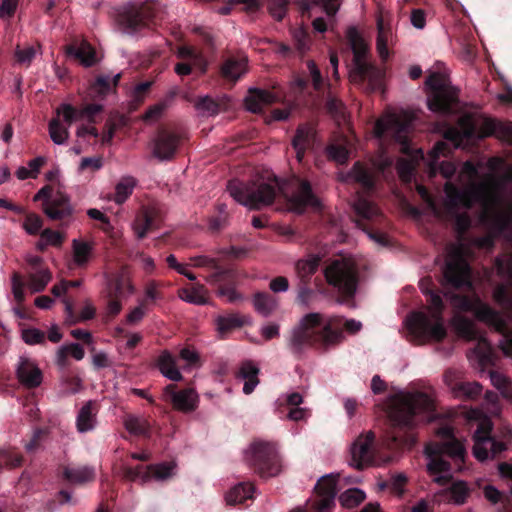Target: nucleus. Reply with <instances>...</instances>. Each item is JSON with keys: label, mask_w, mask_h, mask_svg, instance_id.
Instances as JSON below:
<instances>
[{"label": "nucleus", "mask_w": 512, "mask_h": 512, "mask_svg": "<svg viewBox=\"0 0 512 512\" xmlns=\"http://www.w3.org/2000/svg\"><path fill=\"white\" fill-rule=\"evenodd\" d=\"M227 189L234 200L251 209H259L262 205L272 204L278 193L285 198L294 212L303 213L308 207L320 208V201L310 182L297 175H292L284 180L271 175L267 182L247 184L233 179L229 181Z\"/></svg>", "instance_id": "f257e3e1"}, {"label": "nucleus", "mask_w": 512, "mask_h": 512, "mask_svg": "<svg viewBox=\"0 0 512 512\" xmlns=\"http://www.w3.org/2000/svg\"><path fill=\"white\" fill-rule=\"evenodd\" d=\"M362 327V323L354 318L339 315L325 318L322 313H307L294 327L288 347L295 357L300 358L306 348L327 349L339 345L345 340V332L356 335Z\"/></svg>", "instance_id": "f03ea898"}, {"label": "nucleus", "mask_w": 512, "mask_h": 512, "mask_svg": "<svg viewBox=\"0 0 512 512\" xmlns=\"http://www.w3.org/2000/svg\"><path fill=\"white\" fill-rule=\"evenodd\" d=\"M493 299L504 310V313L496 311L487 303L482 302L477 294L454 293L451 295V303L456 309L463 312H471L480 321L487 324L495 332L502 335L500 347L505 355H512V291L506 284H498L493 290Z\"/></svg>", "instance_id": "7ed1b4c3"}, {"label": "nucleus", "mask_w": 512, "mask_h": 512, "mask_svg": "<svg viewBox=\"0 0 512 512\" xmlns=\"http://www.w3.org/2000/svg\"><path fill=\"white\" fill-rule=\"evenodd\" d=\"M438 441H430L425 446L430 474L455 473L464 470L467 451L463 441L454 434L451 426H442L437 430Z\"/></svg>", "instance_id": "20e7f679"}, {"label": "nucleus", "mask_w": 512, "mask_h": 512, "mask_svg": "<svg viewBox=\"0 0 512 512\" xmlns=\"http://www.w3.org/2000/svg\"><path fill=\"white\" fill-rule=\"evenodd\" d=\"M430 279L420 281V289L426 294L427 301L432 306L431 316L424 312H412L407 320L408 331L419 341L435 340L441 341L447 336V331L443 323L442 311L444 304L439 293L429 287H425V282Z\"/></svg>", "instance_id": "39448f33"}, {"label": "nucleus", "mask_w": 512, "mask_h": 512, "mask_svg": "<svg viewBox=\"0 0 512 512\" xmlns=\"http://www.w3.org/2000/svg\"><path fill=\"white\" fill-rule=\"evenodd\" d=\"M347 40L353 52L354 67L350 71V81L358 85H366L370 91L379 89L382 85L383 72L377 65L367 62L369 47L357 28L347 30Z\"/></svg>", "instance_id": "423d86ee"}, {"label": "nucleus", "mask_w": 512, "mask_h": 512, "mask_svg": "<svg viewBox=\"0 0 512 512\" xmlns=\"http://www.w3.org/2000/svg\"><path fill=\"white\" fill-rule=\"evenodd\" d=\"M434 404L423 392L400 394L390 408L389 418L394 426L411 429L417 424L421 413L433 411Z\"/></svg>", "instance_id": "0eeeda50"}, {"label": "nucleus", "mask_w": 512, "mask_h": 512, "mask_svg": "<svg viewBox=\"0 0 512 512\" xmlns=\"http://www.w3.org/2000/svg\"><path fill=\"white\" fill-rule=\"evenodd\" d=\"M324 277L337 289L343 299L354 298L357 292L358 270L353 259L347 257L334 259L324 269Z\"/></svg>", "instance_id": "6e6552de"}, {"label": "nucleus", "mask_w": 512, "mask_h": 512, "mask_svg": "<svg viewBox=\"0 0 512 512\" xmlns=\"http://www.w3.org/2000/svg\"><path fill=\"white\" fill-rule=\"evenodd\" d=\"M356 213V225L367 233L369 238L382 246L387 245V234L382 231L386 218L375 203L364 197H358L353 204Z\"/></svg>", "instance_id": "1a4fd4ad"}, {"label": "nucleus", "mask_w": 512, "mask_h": 512, "mask_svg": "<svg viewBox=\"0 0 512 512\" xmlns=\"http://www.w3.org/2000/svg\"><path fill=\"white\" fill-rule=\"evenodd\" d=\"M425 85L428 89V108L431 111L450 113L458 103V90L451 86L443 74L431 73Z\"/></svg>", "instance_id": "9d476101"}, {"label": "nucleus", "mask_w": 512, "mask_h": 512, "mask_svg": "<svg viewBox=\"0 0 512 512\" xmlns=\"http://www.w3.org/2000/svg\"><path fill=\"white\" fill-rule=\"evenodd\" d=\"M191 260L195 267H208L213 270L210 276L207 277V281L216 285V292L219 297L226 298L230 303L241 298L235 290L236 276L233 270L221 268L217 259L207 256H195Z\"/></svg>", "instance_id": "9b49d317"}, {"label": "nucleus", "mask_w": 512, "mask_h": 512, "mask_svg": "<svg viewBox=\"0 0 512 512\" xmlns=\"http://www.w3.org/2000/svg\"><path fill=\"white\" fill-rule=\"evenodd\" d=\"M122 25L131 31L155 26L162 19L159 4L154 1L131 3L124 7L119 15Z\"/></svg>", "instance_id": "f8f14e48"}, {"label": "nucleus", "mask_w": 512, "mask_h": 512, "mask_svg": "<svg viewBox=\"0 0 512 512\" xmlns=\"http://www.w3.org/2000/svg\"><path fill=\"white\" fill-rule=\"evenodd\" d=\"M410 120L407 117H400L396 114H389L386 117L376 120L374 133L377 139L384 140L387 137L401 145L403 153H410L409 141Z\"/></svg>", "instance_id": "ddd939ff"}, {"label": "nucleus", "mask_w": 512, "mask_h": 512, "mask_svg": "<svg viewBox=\"0 0 512 512\" xmlns=\"http://www.w3.org/2000/svg\"><path fill=\"white\" fill-rule=\"evenodd\" d=\"M250 461L254 470L262 477L276 476L281 472V460L273 442L253 441Z\"/></svg>", "instance_id": "4468645a"}, {"label": "nucleus", "mask_w": 512, "mask_h": 512, "mask_svg": "<svg viewBox=\"0 0 512 512\" xmlns=\"http://www.w3.org/2000/svg\"><path fill=\"white\" fill-rule=\"evenodd\" d=\"M40 200H43V211L50 220L66 221L74 213L70 198L59 190L53 194V188L50 185H45L36 192L34 201Z\"/></svg>", "instance_id": "2eb2a0df"}, {"label": "nucleus", "mask_w": 512, "mask_h": 512, "mask_svg": "<svg viewBox=\"0 0 512 512\" xmlns=\"http://www.w3.org/2000/svg\"><path fill=\"white\" fill-rule=\"evenodd\" d=\"M161 398L170 404L175 411L190 414L196 410L199 403L198 394L191 388L177 391L176 384H168L162 391Z\"/></svg>", "instance_id": "dca6fc26"}, {"label": "nucleus", "mask_w": 512, "mask_h": 512, "mask_svg": "<svg viewBox=\"0 0 512 512\" xmlns=\"http://www.w3.org/2000/svg\"><path fill=\"white\" fill-rule=\"evenodd\" d=\"M179 62L174 71L179 76L191 75L194 71L204 74L207 71V60L203 53L191 46H180L176 51Z\"/></svg>", "instance_id": "f3484780"}, {"label": "nucleus", "mask_w": 512, "mask_h": 512, "mask_svg": "<svg viewBox=\"0 0 512 512\" xmlns=\"http://www.w3.org/2000/svg\"><path fill=\"white\" fill-rule=\"evenodd\" d=\"M375 435L369 431L365 436H359L351 448V462L357 470H364L367 466L377 464L374 447Z\"/></svg>", "instance_id": "a211bd4d"}, {"label": "nucleus", "mask_w": 512, "mask_h": 512, "mask_svg": "<svg viewBox=\"0 0 512 512\" xmlns=\"http://www.w3.org/2000/svg\"><path fill=\"white\" fill-rule=\"evenodd\" d=\"M337 481L333 475H324L315 485V491L320 497L313 506V512H332L335 506V496ZM291 512H310L305 508L298 507Z\"/></svg>", "instance_id": "6ab92c4d"}, {"label": "nucleus", "mask_w": 512, "mask_h": 512, "mask_svg": "<svg viewBox=\"0 0 512 512\" xmlns=\"http://www.w3.org/2000/svg\"><path fill=\"white\" fill-rule=\"evenodd\" d=\"M443 278L445 283L451 288H472L471 267L467 261L461 257H455L447 260L443 269Z\"/></svg>", "instance_id": "aec40b11"}, {"label": "nucleus", "mask_w": 512, "mask_h": 512, "mask_svg": "<svg viewBox=\"0 0 512 512\" xmlns=\"http://www.w3.org/2000/svg\"><path fill=\"white\" fill-rule=\"evenodd\" d=\"M163 222L160 210L154 206H142L133 221V231L138 239H143L148 233L158 230Z\"/></svg>", "instance_id": "412c9836"}, {"label": "nucleus", "mask_w": 512, "mask_h": 512, "mask_svg": "<svg viewBox=\"0 0 512 512\" xmlns=\"http://www.w3.org/2000/svg\"><path fill=\"white\" fill-rule=\"evenodd\" d=\"M181 136L168 129H159L153 142L152 154L159 161H170L179 149Z\"/></svg>", "instance_id": "4be33fe9"}, {"label": "nucleus", "mask_w": 512, "mask_h": 512, "mask_svg": "<svg viewBox=\"0 0 512 512\" xmlns=\"http://www.w3.org/2000/svg\"><path fill=\"white\" fill-rule=\"evenodd\" d=\"M447 201L445 208L448 213L460 210V208L471 209L476 200L479 189L464 190L452 184L445 186Z\"/></svg>", "instance_id": "5701e85b"}, {"label": "nucleus", "mask_w": 512, "mask_h": 512, "mask_svg": "<svg viewBox=\"0 0 512 512\" xmlns=\"http://www.w3.org/2000/svg\"><path fill=\"white\" fill-rule=\"evenodd\" d=\"M16 378L26 389H36L43 382V372L34 360L21 357L16 367Z\"/></svg>", "instance_id": "b1692460"}, {"label": "nucleus", "mask_w": 512, "mask_h": 512, "mask_svg": "<svg viewBox=\"0 0 512 512\" xmlns=\"http://www.w3.org/2000/svg\"><path fill=\"white\" fill-rule=\"evenodd\" d=\"M451 151L452 148L450 143L445 141H438L435 143L432 150L428 153V166L432 174H436L438 170L445 178H451L455 174L456 167L454 164L446 161L439 163V157L448 156L451 154Z\"/></svg>", "instance_id": "393cba45"}, {"label": "nucleus", "mask_w": 512, "mask_h": 512, "mask_svg": "<svg viewBox=\"0 0 512 512\" xmlns=\"http://www.w3.org/2000/svg\"><path fill=\"white\" fill-rule=\"evenodd\" d=\"M347 180L359 185L366 193L373 192L376 188L377 173L375 169L356 162L346 175Z\"/></svg>", "instance_id": "a878e982"}, {"label": "nucleus", "mask_w": 512, "mask_h": 512, "mask_svg": "<svg viewBox=\"0 0 512 512\" xmlns=\"http://www.w3.org/2000/svg\"><path fill=\"white\" fill-rule=\"evenodd\" d=\"M315 143V129L310 124H300L295 131L292 146L295 157L299 163H302L305 152L312 149Z\"/></svg>", "instance_id": "bb28decb"}, {"label": "nucleus", "mask_w": 512, "mask_h": 512, "mask_svg": "<svg viewBox=\"0 0 512 512\" xmlns=\"http://www.w3.org/2000/svg\"><path fill=\"white\" fill-rule=\"evenodd\" d=\"M121 73L112 75L109 73L98 74L88 89V95L94 100H102L115 91L120 81Z\"/></svg>", "instance_id": "cd10ccee"}, {"label": "nucleus", "mask_w": 512, "mask_h": 512, "mask_svg": "<svg viewBox=\"0 0 512 512\" xmlns=\"http://www.w3.org/2000/svg\"><path fill=\"white\" fill-rule=\"evenodd\" d=\"M62 478L70 484L84 485L95 481L96 471L89 465H64Z\"/></svg>", "instance_id": "c85d7f7f"}, {"label": "nucleus", "mask_w": 512, "mask_h": 512, "mask_svg": "<svg viewBox=\"0 0 512 512\" xmlns=\"http://www.w3.org/2000/svg\"><path fill=\"white\" fill-rule=\"evenodd\" d=\"M376 51L383 62H386L390 56L389 45L394 44V35L392 28L386 25L383 17L376 19Z\"/></svg>", "instance_id": "c756f323"}, {"label": "nucleus", "mask_w": 512, "mask_h": 512, "mask_svg": "<svg viewBox=\"0 0 512 512\" xmlns=\"http://www.w3.org/2000/svg\"><path fill=\"white\" fill-rule=\"evenodd\" d=\"M156 367L168 380L179 382L183 380L177 364V358L167 349L162 350L156 359Z\"/></svg>", "instance_id": "7c9ffc66"}, {"label": "nucleus", "mask_w": 512, "mask_h": 512, "mask_svg": "<svg viewBox=\"0 0 512 512\" xmlns=\"http://www.w3.org/2000/svg\"><path fill=\"white\" fill-rule=\"evenodd\" d=\"M214 322L220 338L225 339L236 329L242 328L247 323V318L239 313H229L218 315Z\"/></svg>", "instance_id": "2f4dec72"}, {"label": "nucleus", "mask_w": 512, "mask_h": 512, "mask_svg": "<svg viewBox=\"0 0 512 512\" xmlns=\"http://www.w3.org/2000/svg\"><path fill=\"white\" fill-rule=\"evenodd\" d=\"M245 106L254 113L262 112L264 106L271 105L276 101V96L269 90L261 88H251L249 95L245 98Z\"/></svg>", "instance_id": "473e14b6"}, {"label": "nucleus", "mask_w": 512, "mask_h": 512, "mask_svg": "<svg viewBox=\"0 0 512 512\" xmlns=\"http://www.w3.org/2000/svg\"><path fill=\"white\" fill-rule=\"evenodd\" d=\"M97 402L88 401L79 410L76 417V429L79 432L91 431L97 424Z\"/></svg>", "instance_id": "72a5a7b5"}, {"label": "nucleus", "mask_w": 512, "mask_h": 512, "mask_svg": "<svg viewBox=\"0 0 512 512\" xmlns=\"http://www.w3.org/2000/svg\"><path fill=\"white\" fill-rule=\"evenodd\" d=\"M454 326L458 335L467 340H478L479 344L488 346L485 337L481 336L478 328L470 318L466 316H456L454 318Z\"/></svg>", "instance_id": "f704fd0d"}, {"label": "nucleus", "mask_w": 512, "mask_h": 512, "mask_svg": "<svg viewBox=\"0 0 512 512\" xmlns=\"http://www.w3.org/2000/svg\"><path fill=\"white\" fill-rule=\"evenodd\" d=\"M342 0H300L298 5L303 15L310 16L315 6H321L327 16H335Z\"/></svg>", "instance_id": "c9c22d12"}, {"label": "nucleus", "mask_w": 512, "mask_h": 512, "mask_svg": "<svg viewBox=\"0 0 512 512\" xmlns=\"http://www.w3.org/2000/svg\"><path fill=\"white\" fill-rule=\"evenodd\" d=\"M260 370L254 362L247 360L242 362L239 370V377L244 380L243 393L251 394L259 383L258 374Z\"/></svg>", "instance_id": "e433bc0d"}, {"label": "nucleus", "mask_w": 512, "mask_h": 512, "mask_svg": "<svg viewBox=\"0 0 512 512\" xmlns=\"http://www.w3.org/2000/svg\"><path fill=\"white\" fill-rule=\"evenodd\" d=\"M66 53L69 56H74L76 60L86 67L93 66L97 63L96 51L88 43H82L80 47H75L71 44L66 47Z\"/></svg>", "instance_id": "4c0bfd02"}, {"label": "nucleus", "mask_w": 512, "mask_h": 512, "mask_svg": "<svg viewBox=\"0 0 512 512\" xmlns=\"http://www.w3.org/2000/svg\"><path fill=\"white\" fill-rule=\"evenodd\" d=\"M73 262L78 268L87 267L93 253V245L82 240H73Z\"/></svg>", "instance_id": "58836bf2"}, {"label": "nucleus", "mask_w": 512, "mask_h": 512, "mask_svg": "<svg viewBox=\"0 0 512 512\" xmlns=\"http://www.w3.org/2000/svg\"><path fill=\"white\" fill-rule=\"evenodd\" d=\"M255 491V487L253 483L250 482H242L234 487L228 492L226 496L227 503L229 505L243 504L247 499H253V494Z\"/></svg>", "instance_id": "ea45409f"}, {"label": "nucleus", "mask_w": 512, "mask_h": 512, "mask_svg": "<svg viewBox=\"0 0 512 512\" xmlns=\"http://www.w3.org/2000/svg\"><path fill=\"white\" fill-rule=\"evenodd\" d=\"M246 60L229 58L225 60L221 67V75L228 81L236 82L245 72Z\"/></svg>", "instance_id": "a19ab883"}, {"label": "nucleus", "mask_w": 512, "mask_h": 512, "mask_svg": "<svg viewBox=\"0 0 512 512\" xmlns=\"http://www.w3.org/2000/svg\"><path fill=\"white\" fill-rule=\"evenodd\" d=\"M207 289L201 283H196L192 288H182L178 291V297L186 302L193 304H207L208 296Z\"/></svg>", "instance_id": "79ce46f5"}, {"label": "nucleus", "mask_w": 512, "mask_h": 512, "mask_svg": "<svg viewBox=\"0 0 512 512\" xmlns=\"http://www.w3.org/2000/svg\"><path fill=\"white\" fill-rule=\"evenodd\" d=\"M320 264V258L318 256H310L307 259H300L295 264L296 274L300 279V282H310L311 277L316 272Z\"/></svg>", "instance_id": "37998d69"}, {"label": "nucleus", "mask_w": 512, "mask_h": 512, "mask_svg": "<svg viewBox=\"0 0 512 512\" xmlns=\"http://www.w3.org/2000/svg\"><path fill=\"white\" fill-rule=\"evenodd\" d=\"M277 301L268 292H256L253 297L255 310L263 316H268L274 312Z\"/></svg>", "instance_id": "c03bdc74"}, {"label": "nucleus", "mask_w": 512, "mask_h": 512, "mask_svg": "<svg viewBox=\"0 0 512 512\" xmlns=\"http://www.w3.org/2000/svg\"><path fill=\"white\" fill-rule=\"evenodd\" d=\"M63 304L65 314L72 323H76L79 321H87V319L93 318L96 314V309L92 304H86L79 315H75L74 304L72 301H70L67 298H64Z\"/></svg>", "instance_id": "a18cd8bd"}, {"label": "nucleus", "mask_w": 512, "mask_h": 512, "mask_svg": "<svg viewBox=\"0 0 512 512\" xmlns=\"http://www.w3.org/2000/svg\"><path fill=\"white\" fill-rule=\"evenodd\" d=\"M51 278L52 275L48 268L43 267L38 270L30 271L28 286L33 292L43 291Z\"/></svg>", "instance_id": "49530a36"}, {"label": "nucleus", "mask_w": 512, "mask_h": 512, "mask_svg": "<svg viewBox=\"0 0 512 512\" xmlns=\"http://www.w3.org/2000/svg\"><path fill=\"white\" fill-rule=\"evenodd\" d=\"M137 182L134 177L126 176L120 179L115 187V196L113 200L117 204L124 203L127 198L132 195L134 188L136 187Z\"/></svg>", "instance_id": "de8ad7c7"}, {"label": "nucleus", "mask_w": 512, "mask_h": 512, "mask_svg": "<svg viewBox=\"0 0 512 512\" xmlns=\"http://www.w3.org/2000/svg\"><path fill=\"white\" fill-rule=\"evenodd\" d=\"M125 427L133 435L149 437L150 424L146 418L128 416L125 420Z\"/></svg>", "instance_id": "09e8293b"}, {"label": "nucleus", "mask_w": 512, "mask_h": 512, "mask_svg": "<svg viewBox=\"0 0 512 512\" xmlns=\"http://www.w3.org/2000/svg\"><path fill=\"white\" fill-rule=\"evenodd\" d=\"M454 393L465 399H475L481 395L482 386L478 382H458L453 386Z\"/></svg>", "instance_id": "8fccbe9b"}, {"label": "nucleus", "mask_w": 512, "mask_h": 512, "mask_svg": "<svg viewBox=\"0 0 512 512\" xmlns=\"http://www.w3.org/2000/svg\"><path fill=\"white\" fill-rule=\"evenodd\" d=\"M48 130L55 144H64L69 136L68 127H64L59 118H52L48 124Z\"/></svg>", "instance_id": "3c124183"}, {"label": "nucleus", "mask_w": 512, "mask_h": 512, "mask_svg": "<svg viewBox=\"0 0 512 512\" xmlns=\"http://www.w3.org/2000/svg\"><path fill=\"white\" fill-rule=\"evenodd\" d=\"M366 498V494L359 488H349L339 496V502L343 507L354 508L361 504Z\"/></svg>", "instance_id": "603ef678"}, {"label": "nucleus", "mask_w": 512, "mask_h": 512, "mask_svg": "<svg viewBox=\"0 0 512 512\" xmlns=\"http://www.w3.org/2000/svg\"><path fill=\"white\" fill-rule=\"evenodd\" d=\"M449 493L450 500L453 501L454 504L462 505L466 503V500L470 496L471 491L465 482L458 481L451 485Z\"/></svg>", "instance_id": "864d4df0"}, {"label": "nucleus", "mask_w": 512, "mask_h": 512, "mask_svg": "<svg viewBox=\"0 0 512 512\" xmlns=\"http://www.w3.org/2000/svg\"><path fill=\"white\" fill-rule=\"evenodd\" d=\"M218 213L209 219V229L211 232H220L228 224V212L225 203L218 204Z\"/></svg>", "instance_id": "5fc2aeb1"}, {"label": "nucleus", "mask_w": 512, "mask_h": 512, "mask_svg": "<svg viewBox=\"0 0 512 512\" xmlns=\"http://www.w3.org/2000/svg\"><path fill=\"white\" fill-rule=\"evenodd\" d=\"M327 156L338 164H345L349 157V150L346 144L332 143L326 148Z\"/></svg>", "instance_id": "6e6d98bb"}, {"label": "nucleus", "mask_w": 512, "mask_h": 512, "mask_svg": "<svg viewBox=\"0 0 512 512\" xmlns=\"http://www.w3.org/2000/svg\"><path fill=\"white\" fill-rule=\"evenodd\" d=\"M147 469L149 473V479L154 477L159 481H163V479H167L172 475L174 464L169 462L150 464L147 466Z\"/></svg>", "instance_id": "4d7b16f0"}, {"label": "nucleus", "mask_w": 512, "mask_h": 512, "mask_svg": "<svg viewBox=\"0 0 512 512\" xmlns=\"http://www.w3.org/2000/svg\"><path fill=\"white\" fill-rule=\"evenodd\" d=\"M171 99L172 96H168L167 98L158 101L155 105L148 107L143 119L145 121H155L161 118L164 111L169 108Z\"/></svg>", "instance_id": "13d9d810"}, {"label": "nucleus", "mask_w": 512, "mask_h": 512, "mask_svg": "<svg viewBox=\"0 0 512 512\" xmlns=\"http://www.w3.org/2000/svg\"><path fill=\"white\" fill-rule=\"evenodd\" d=\"M61 379L66 393L75 394L83 387L80 376L71 371L64 372Z\"/></svg>", "instance_id": "bf43d9fd"}, {"label": "nucleus", "mask_w": 512, "mask_h": 512, "mask_svg": "<svg viewBox=\"0 0 512 512\" xmlns=\"http://www.w3.org/2000/svg\"><path fill=\"white\" fill-rule=\"evenodd\" d=\"M40 236L41 239L38 243V247L42 250L45 249L47 245L61 246L64 241V236L52 229H44Z\"/></svg>", "instance_id": "052dcab7"}, {"label": "nucleus", "mask_w": 512, "mask_h": 512, "mask_svg": "<svg viewBox=\"0 0 512 512\" xmlns=\"http://www.w3.org/2000/svg\"><path fill=\"white\" fill-rule=\"evenodd\" d=\"M160 283L156 280H150L147 282L145 287V298L141 300L142 304L148 306L149 303H154L159 300H163L164 296L159 291Z\"/></svg>", "instance_id": "680f3d73"}, {"label": "nucleus", "mask_w": 512, "mask_h": 512, "mask_svg": "<svg viewBox=\"0 0 512 512\" xmlns=\"http://www.w3.org/2000/svg\"><path fill=\"white\" fill-rule=\"evenodd\" d=\"M55 118H59L63 116L64 122L67 123V126L70 127L75 120L79 118V109L74 108V106L70 104H61L55 109Z\"/></svg>", "instance_id": "e2e57ef3"}, {"label": "nucleus", "mask_w": 512, "mask_h": 512, "mask_svg": "<svg viewBox=\"0 0 512 512\" xmlns=\"http://www.w3.org/2000/svg\"><path fill=\"white\" fill-rule=\"evenodd\" d=\"M289 0H268V9L272 18L277 21L284 19L288 10Z\"/></svg>", "instance_id": "0e129e2a"}, {"label": "nucleus", "mask_w": 512, "mask_h": 512, "mask_svg": "<svg viewBox=\"0 0 512 512\" xmlns=\"http://www.w3.org/2000/svg\"><path fill=\"white\" fill-rule=\"evenodd\" d=\"M43 224L44 221L40 215L36 213H27L24 219V224L22 225H24V229L28 234L36 235L41 231Z\"/></svg>", "instance_id": "69168bd1"}, {"label": "nucleus", "mask_w": 512, "mask_h": 512, "mask_svg": "<svg viewBox=\"0 0 512 512\" xmlns=\"http://www.w3.org/2000/svg\"><path fill=\"white\" fill-rule=\"evenodd\" d=\"M315 295V290L309 287V282H300L298 284V293L296 302L304 307H309L313 297Z\"/></svg>", "instance_id": "338daca9"}, {"label": "nucleus", "mask_w": 512, "mask_h": 512, "mask_svg": "<svg viewBox=\"0 0 512 512\" xmlns=\"http://www.w3.org/2000/svg\"><path fill=\"white\" fill-rule=\"evenodd\" d=\"M495 267L499 276L512 280V256L497 257Z\"/></svg>", "instance_id": "774afa93"}]
</instances>
